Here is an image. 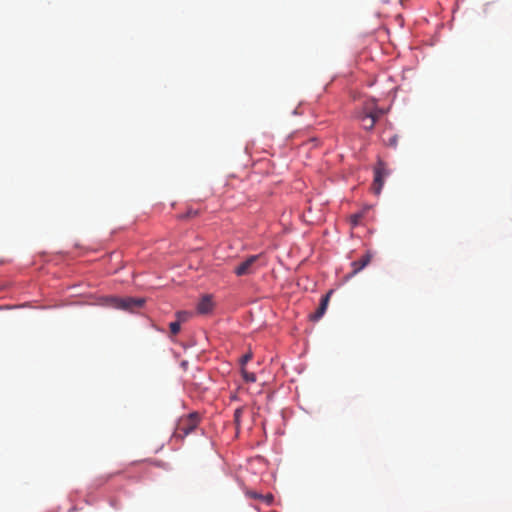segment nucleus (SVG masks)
I'll list each match as a JSON object with an SVG mask.
<instances>
[{
    "label": "nucleus",
    "instance_id": "obj_1",
    "mask_svg": "<svg viewBox=\"0 0 512 512\" xmlns=\"http://www.w3.org/2000/svg\"><path fill=\"white\" fill-rule=\"evenodd\" d=\"M385 114V110L376 106L374 102L366 103L357 118L365 130H372L377 120Z\"/></svg>",
    "mask_w": 512,
    "mask_h": 512
},
{
    "label": "nucleus",
    "instance_id": "obj_2",
    "mask_svg": "<svg viewBox=\"0 0 512 512\" xmlns=\"http://www.w3.org/2000/svg\"><path fill=\"white\" fill-rule=\"evenodd\" d=\"M199 422L200 416L196 412L181 417L177 422L174 431V437L184 439L187 435H189L197 428Z\"/></svg>",
    "mask_w": 512,
    "mask_h": 512
},
{
    "label": "nucleus",
    "instance_id": "obj_3",
    "mask_svg": "<svg viewBox=\"0 0 512 512\" xmlns=\"http://www.w3.org/2000/svg\"><path fill=\"white\" fill-rule=\"evenodd\" d=\"M106 304L116 309L133 312L135 309L142 307L144 299L132 297H110L106 299Z\"/></svg>",
    "mask_w": 512,
    "mask_h": 512
},
{
    "label": "nucleus",
    "instance_id": "obj_4",
    "mask_svg": "<svg viewBox=\"0 0 512 512\" xmlns=\"http://www.w3.org/2000/svg\"><path fill=\"white\" fill-rule=\"evenodd\" d=\"M260 258V254L249 256L238 266L235 267L234 273L237 276H246L254 274L259 269L258 261L260 260Z\"/></svg>",
    "mask_w": 512,
    "mask_h": 512
},
{
    "label": "nucleus",
    "instance_id": "obj_5",
    "mask_svg": "<svg viewBox=\"0 0 512 512\" xmlns=\"http://www.w3.org/2000/svg\"><path fill=\"white\" fill-rule=\"evenodd\" d=\"M389 174L386 165L383 161L379 160L374 168V180L372 184V191L378 195L380 194L384 185V178Z\"/></svg>",
    "mask_w": 512,
    "mask_h": 512
},
{
    "label": "nucleus",
    "instance_id": "obj_6",
    "mask_svg": "<svg viewBox=\"0 0 512 512\" xmlns=\"http://www.w3.org/2000/svg\"><path fill=\"white\" fill-rule=\"evenodd\" d=\"M214 308L211 295H204L197 304V312L202 315L209 314Z\"/></svg>",
    "mask_w": 512,
    "mask_h": 512
},
{
    "label": "nucleus",
    "instance_id": "obj_7",
    "mask_svg": "<svg viewBox=\"0 0 512 512\" xmlns=\"http://www.w3.org/2000/svg\"><path fill=\"white\" fill-rule=\"evenodd\" d=\"M371 259L372 255L370 252H366L360 259L353 261L351 264L352 272L350 275L353 276L363 270L371 262Z\"/></svg>",
    "mask_w": 512,
    "mask_h": 512
},
{
    "label": "nucleus",
    "instance_id": "obj_8",
    "mask_svg": "<svg viewBox=\"0 0 512 512\" xmlns=\"http://www.w3.org/2000/svg\"><path fill=\"white\" fill-rule=\"evenodd\" d=\"M332 293L333 291L330 290L325 296L322 297L319 307L315 313L310 316L311 320L318 321L325 314Z\"/></svg>",
    "mask_w": 512,
    "mask_h": 512
},
{
    "label": "nucleus",
    "instance_id": "obj_9",
    "mask_svg": "<svg viewBox=\"0 0 512 512\" xmlns=\"http://www.w3.org/2000/svg\"><path fill=\"white\" fill-rule=\"evenodd\" d=\"M366 211L367 210L364 209V210L354 213L350 216V224L352 227H356L361 223Z\"/></svg>",
    "mask_w": 512,
    "mask_h": 512
},
{
    "label": "nucleus",
    "instance_id": "obj_10",
    "mask_svg": "<svg viewBox=\"0 0 512 512\" xmlns=\"http://www.w3.org/2000/svg\"><path fill=\"white\" fill-rule=\"evenodd\" d=\"M241 374L245 382L254 383L256 382V375L254 373L248 372L245 368H241Z\"/></svg>",
    "mask_w": 512,
    "mask_h": 512
},
{
    "label": "nucleus",
    "instance_id": "obj_11",
    "mask_svg": "<svg viewBox=\"0 0 512 512\" xmlns=\"http://www.w3.org/2000/svg\"><path fill=\"white\" fill-rule=\"evenodd\" d=\"M180 321H175V322H171L170 325H169V328H170V332L172 335H176L179 333L180 331Z\"/></svg>",
    "mask_w": 512,
    "mask_h": 512
},
{
    "label": "nucleus",
    "instance_id": "obj_12",
    "mask_svg": "<svg viewBox=\"0 0 512 512\" xmlns=\"http://www.w3.org/2000/svg\"><path fill=\"white\" fill-rule=\"evenodd\" d=\"M252 359V353H246L244 354L240 359V365L241 368H244V366Z\"/></svg>",
    "mask_w": 512,
    "mask_h": 512
},
{
    "label": "nucleus",
    "instance_id": "obj_13",
    "mask_svg": "<svg viewBox=\"0 0 512 512\" xmlns=\"http://www.w3.org/2000/svg\"><path fill=\"white\" fill-rule=\"evenodd\" d=\"M189 315L190 314L186 311H179L176 314L178 321H180V322H185L188 319Z\"/></svg>",
    "mask_w": 512,
    "mask_h": 512
},
{
    "label": "nucleus",
    "instance_id": "obj_14",
    "mask_svg": "<svg viewBox=\"0 0 512 512\" xmlns=\"http://www.w3.org/2000/svg\"><path fill=\"white\" fill-rule=\"evenodd\" d=\"M242 413H243L242 408H237L234 412V421L237 425H239V423H240V418H241Z\"/></svg>",
    "mask_w": 512,
    "mask_h": 512
},
{
    "label": "nucleus",
    "instance_id": "obj_15",
    "mask_svg": "<svg viewBox=\"0 0 512 512\" xmlns=\"http://www.w3.org/2000/svg\"><path fill=\"white\" fill-rule=\"evenodd\" d=\"M273 495L271 494H267V495H263V497L261 498V501L265 502L266 504H271L273 502Z\"/></svg>",
    "mask_w": 512,
    "mask_h": 512
},
{
    "label": "nucleus",
    "instance_id": "obj_16",
    "mask_svg": "<svg viewBox=\"0 0 512 512\" xmlns=\"http://www.w3.org/2000/svg\"><path fill=\"white\" fill-rule=\"evenodd\" d=\"M198 214L196 210L189 209L186 214L182 215L181 218H190Z\"/></svg>",
    "mask_w": 512,
    "mask_h": 512
},
{
    "label": "nucleus",
    "instance_id": "obj_17",
    "mask_svg": "<svg viewBox=\"0 0 512 512\" xmlns=\"http://www.w3.org/2000/svg\"><path fill=\"white\" fill-rule=\"evenodd\" d=\"M247 495L250 497V498H253V499H258V500H261V498L263 497L262 494H259L257 492H253V491H250L247 493Z\"/></svg>",
    "mask_w": 512,
    "mask_h": 512
},
{
    "label": "nucleus",
    "instance_id": "obj_18",
    "mask_svg": "<svg viewBox=\"0 0 512 512\" xmlns=\"http://www.w3.org/2000/svg\"><path fill=\"white\" fill-rule=\"evenodd\" d=\"M397 140H398V137L396 135H394L393 137H391L389 139V142L388 144L392 147H396L397 146Z\"/></svg>",
    "mask_w": 512,
    "mask_h": 512
}]
</instances>
